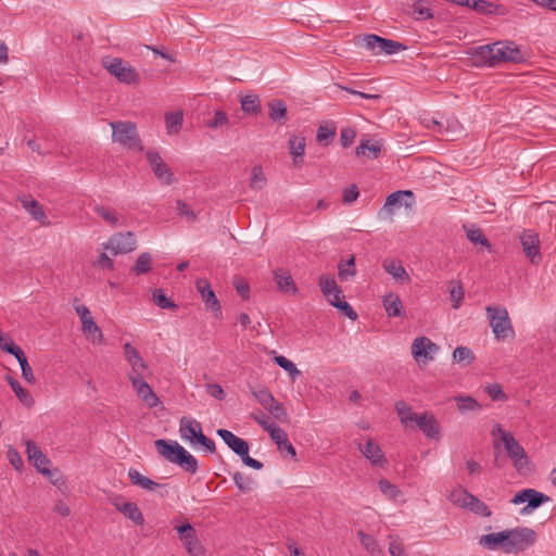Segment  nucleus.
<instances>
[{
    "label": "nucleus",
    "instance_id": "obj_10",
    "mask_svg": "<svg viewBox=\"0 0 556 556\" xmlns=\"http://www.w3.org/2000/svg\"><path fill=\"white\" fill-rule=\"evenodd\" d=\"M137 247L136 236L131 231L118 232L110 237L104 244L105 250H110L114 255L126 254L134 251Z\"/></svg>",
    "mask_w": 556,
    "mask_h": 556
},
{
    "label": "nucleus",
    "instance_id": "obj_35",
    "mask_svg": "<svg viewBox=\"0 0 556 556\" xmlns=\"http://www.w3.org/2000/svg\"><path fill=\"white\" fill-rule=\"evenodd\" d=\"M470 496L471 493H469L466 489H464L463 486H457L451 491V493L448 494V500L454 505L466 509L469 504Z\"/></svg>",
    "mask_w": 556,
    "mask_h": 556
},
{
    "label": "nucleus",
    "instance_id": "obj_28",
    "mask_svg": "<svg viewBox=\"0 0 556 556\" xmlns=\"http://www.w3.org/2000/svg\"><path fill=\"white\" fill-rule=\"evenodd\" d=\"M268 116L275 123L283 124L287 119V105L282 100L275 99L268 102Z\"/></svg>",
    "mask_w": 556,
    "mask_h": 556
},
{
    "label": "nucleus",
    "instance_id": "obj_43",
    "mask_svg": "<svg viewBox=\"0 0 556 556\" xmlns=\"http://www.w3.org/2000/svg\"><path fill=\"white\" fill-rule=\"evenodd\" d=\"M467 239L473 244H481L488 250L491 249V243L488 238L483 235L482 230L477 227L466 229Z\"/></svg>",
    "mask_w": 556,
    "mask_h": 556
},
{
    "label": "nucleus",
    "instance_id": "obj_62",
    "mask_svg": "<svg viewBox=\"0 0 556 556\" xmlns=\"http://www.w3.org/2000/svg\"><path fill=\"white\" fill-rule=\"evenodd\" d=\"M233 286L242 299L248 300L250 298V285L245 279L235 277Z\"/></svg>",
    "mask_w": 556,
    "mask_h": 556
},
{
    "label": "nucleus",
    "instance_id": "obj_14",
    "mask_svg": "<svg viewBox=\"0 0 556 556\" xmlns=\"http://www.w3.org/2000/svg\"><path fill=\"white\" fill-rule=\"evenodd\" d=\"M75 312L80 318L83 332L92 339V343L100 342L102 332L93 320V317L86 305L75 304Z\"/></svg>",
    "mask_w": 556,
    "mask_h": 556
},
{
    "label": "nucleus",
    "instance_id": "obj_32",
    "mask_svg": "<svg viewBox=\"0 0 556 556\" xmlns=\"http://www.w3.org/2000/svg\"><path fill=\"white\" fill-rule=\"evenodd\" d=\"M5 351L8 353L14 355L16 357V359L18 361L21 369H22L23 378L27 382L34 383L35 382V377H34V374H33V369H31V367L29 366V364L27 362V357H26V355L24 353V350H5Z\"/></svg>",
    "mask_w": 556,
    "mask_h": 556
},
{
    "label": "nucleus",
    "instance_id": "obj_48",
    "mask_svg": "<svg viewBox=\"0 0 556 556\" xmlns=\"http://www.w3.org/2000/svg\"><path fill=\"white\" fill-rule=\"evenodd\" d=\"M437 350H413V357L420 368L426 367L434 359V352Z\"/></svg>",
    "mask_w": 556,
    "mask_h": 556
},
{
    "label": "nucleus",
    "instance_id": "obj_24",
    "mask_svg": "<svg viewBox=\"0 0 556 556\" xmlns=\"http://www.w3.org/2000/svg\"><path fill=\"white\" fill-rule=\"evenodd\" d=\"M394 409L399 416L401 425L405 429L414 428L420 414L415 413L413 407L403 400L395 402Z\"/></svg>",
    "mask_w": 556,
    "mask_h": 556
},
{
    "label": "nucleus",
    "instance_id": "obj_47",
    "mask_svg": "<svg viewBox=\"0 0 556 556\" xmlns=\"http://www.w3.org/2000/svg\"><path fill=\"white\" fill-rule=\"evenodd\" d=\"M266 185V177L263 168L260 165H255L252 168V175L250 179V187L254 190H261Z\"/></svg>",
    "mask_w": 556,
    "mask_h": 556
},
{
    "label": "nucleus",
    "instance_id": "obj_3",
    "mask_svg": "<svg viewBox=\"0 0 556 556\" xmlns=\"http://www.w3.org/2000/svg\"><path fill=\"white\" fill-rule=\"evenodd\" d=\"M154 444L157 453L167 462L179 466L187 472H197L198 460L177 441L159 439Z\"/></svg>",
    "mask_w": 556,
    "mask_h": 556
},
{
    "label": "nucleus",
    "instance_id": "obj_12",
    "mask_svg": "<svg viewBox=\"0 0 556 556\" xmlns=\"http://www.w3.org/2000/svg\"><path fill=\"white\" fill-rule=\"evenodd\" d=\"M519 240L526 256L532 264H538L541 261L539 233L527 229L520 233Z\"/></svg>",
    "mask_w": 556,
    "mask_h": 556
},
{
    "label": "nucleus",
    "instance_id": "obj_40",
    "mask_svg": "<svg viewBox=\"0 0 556 556\" xmlns=\"http://www.w3.org/2000/svg\"><path fill=\"white\" fill-rule=\"evenodd\" d=\"M378 486L381 493L389 500L396 501L400 496H402L401 490L384 478L378 481Z\"/></svg>",
    "mask_w": 556,
    "mask_h": 556
},
{
    "label": "nucleus",
    "instance_id": "obj_56",
    "mask_svg": "<svg viewBox=\"0 0 556 556\" xmlns=\"http://www.w3.org/2000/svg\"><path fill=\"white\" fill-rule=\"evenodd\" d=\"M484 391L493 401H506L507 396L503 391V388L500 383H489L484 387Z\"/></svg>",
    "mask_w": 556,
    "mask_h": 556
},
{
    "label": "nucleus",
    "instance_id": "obj_60",
    "mask_svg": "<svg viewBox=\"0 0 556 556\" xmlns=\"http://www.w3.org/2000/svg\"><path fill=\"white\" fill-rule=\"evenodd\" d=\"M267 432L271 440L277 444L278 448L281 450L282 442L288 439L287 433L276 424L270 427Z\"/></svg>",
    "mask_w": 556,
    "mask_h": 556
},
{
    "label": "nucleus",
    "instance_id": "obj_34",
    "mask_svg": "<svg viewBox=\"0 0 556 556\" xmlns=\"http://www.w3.org/2000/svg\"><path fill=\"white\" fill-rule=\"evenodd\" d=\"M119 511L125 517L134 521L136 525H142L144 521L143 515L136 503H123V506L119 508Z\"/></svg>",
    "mask_w": 556,
    "mask_h": 556
},
{
    "label": "nucleus",
    "instance_id": "obj_44",
    "mask_svg": "<svg viewBox=\"0 0 556 556\" xmlns=\"http://www.w3.org/2000/svg\"><path fill=\"white\" fill-rule=\"evenodd\" d=\"M338 270V275L341 280H348L350 277H354L356 275L355 257L351 256L348 261L340 262Z\"/></svg>",
    "mask_w": 556,
    "mask_h": 556
},
{
    "label": "nucleus",
    "instance_id": "obj_1",
    "mask_svg": "<svg viewBox=\"0 0 556 556\" xmlns=\"http://www.w3.org/2000/svg\"><path fill=\"white\" fill-rule=\"evenodd\" d=\"M476 66L494 67L501 63H521L525 55L513 41H496L494 43L479 46L470 52Z\"/></svg>",
    "mask_w": 556,
    "mask_h": 556
},
{
    "label": "nucleus",
    "instance_id": "obj_53",
    "mask_svg": "<svg viewBox=\"0 0 556 556\" xmlns=\"http://www.w3.org/2000/svg\"><path fill=\"white\" fill-rule=\"evenodd\" d=\"M232 478H233L236 486L241 492L248 493V492L252 491L253 484H254L252 478H250L249 476H245L241 472H236Z\"/></svg>",
    "mask_w": 556,
    "mask_h": 556
},
{
    "label": "nucleus",
    "instance_id": "obj_16",
    "mask_svg": "<svg viewBox=\"0 0 556 556\" xmlns=\"http://www.w3.org/2000/svg\"><path fill=\"white\" fill-rule=\"evenodd\" d=\"M548 501L549 497L545 494L533 489H525L513 497L511 503L517 505L527 502L528 507L534 509Z\"/></svg>",
    "mask_w": 556,
    "mask_h": 556
},
{
    "label": "nucleus",
    "instance_id": "obj_29",
    "mask_svg": "<svg viewBox=\"0 0 556 556\" xmlns=\"http://www.w3.org/2000/svg\"><path fill=\"white\" fill-rule=\"evenodd\" d=\"M274 278L279 290L286 293L291 292L293 294L298 292L293 278L288 271L278 269L274 273Z\"/></svg>",
    "mask_w": 556,
    "mask_h": 556
},
{
    "label": "nucleus",
    "instance_id": "obj_4",
    "mask_svg": "<svg viewBox=\"0 0 556 556\" xmlns=\"http://www.w3.org/2000/svg\"><path fill=\"white\" fill-rule=\"evenodd\" d=\"M110 126L112 128V139L114 142L132 151L141 152L143 150L135 123L112 122Z\"/></svg>",
    "mask_w": 556,
    "mask_h": 556
},
{
    "label": "nucleus",
    "instance_id": "obj_37",
    "mask_svg": "<svg viewBox=\"0 0 556 556\" xmlns=\"http://www.w3.org/2000/svg\"><path fill=\"white\" fill-rule=\"evenodd\" d=\"M454 401L456 402L457 408L460 413L480 410L482 408L478 401L470 395L455 396Z\"/></svg>",
    "mask_w": 556,
    "mask_h": 556
},
{
    "label": "nucleus",
    "instance_id": "obj_41",
    "mask_svg": "<svg viewBox=\"0 0 556 556\" xmlns=\"http://www.w3.org/2000/svg\"><path fill=\"white\" fill-rule=\"evenodd\" d=\"M466 509L482 517H490L492 514L491 509L486 506V504H484L481 500H479L477 496L472 494L469 498V504Z\"/></svg>",
    "mask_w": 556,
    "mask_h": 556
},
{
    "label": "nucleus",
    "instance_id": "obj_26",
    "mask_svg": "<svg viewBox=\"0 0 556 556\" xmlns=\"http://www.w3.org/2000/svg\"><path fill=\"white\" fill-rule=\"evenodd\" d=\"M128 478L132 484L149 492H156V490L162 486V484L151 480L132 468L128 471Z\"/></svg>",
    "mask_w": 556,
    "mask_h": 556
},
{
    "label": "nucleus",
    "instance_id": "obj_31",
    "mask_svg": "<svg viewBox=\"0 0 556 556\" xmlns=\"http://www.w3.org/2000/svg\"><path fill=\"white\" fill-rule=\"evenodd\" d=\"M381 151V144L377 141L371 142L368 139L361 140L358 147L355 150L356 156H366L371 159H377Z\"/></svg>",
    "mask_w": 556,
    "mask_h": 556
},
{
    "label": "nucleus",
    "instance_id": "obj_22",
    "mask_svg": "<svg viewBox=\"0 0 556 556\" xmlns=\"http://www.w3.org/2000/svg\"><path fill=\"white\" fill-rule=\"evenodd\" d=\"M132 388L136 390L137 395L149 406L155 407L160 400L152 390V388L146 382V378H132Z\"/></svg>",
    "mask_w": 556,
    "mask_h": 556
},
{
    "label": "nucleus",
    "instance_id": "obj_2",
    "mask_svg": "<svg viewBox=\"0 0 556 556\" xmlns=\"http://www.w3.org/2000/svg\"><path fill=\"white\" fill-rule=\"evenodd\" d=\"M491 435L494 439V446L497 447V439L504 444L507 456L513 463V466L519 473H526L530 469V459L515 437L503 429L501 425H495L491 430Z\"/></svg>",
    "mask_w": 556,
    "mask_h": 556
},
{
    "label": "nucleus",
    "instance_id": "obj_5",
    "mask_svg": "<svg viewBox=\"0 0 556 556\" xmlns=\"http://www.w3.org/2000/svg\"><path fill=\"white\" fill-rule=\"evenodd\" d=\"M486 317L492 331L497 340H506L514 337V329L511 326L508 312L502 306H486Z\"/></svg>",
    "mask_w": 556,
    "mask_h": 556
},
{
    "label": "nucleus",
    "instance_id": "obj_63",
    "mask_svg": "<svg viewBox=\"0 0 556 556\" xmlns=\"http://www.w3.org/2000/svg\"><path fill=\"white\" fill-rule=\"evenodd\" d=\"M266 410H268L277 420L286 421L288 414L279 402L275 401Z\"/></svg>",
    "mask_w": 556,
    "mask_h": 556
},
{
    "label": "nucleus",
    "instance_id": "obj_42",
    "mask_svg": "<svg viewBox=\"0 0 556 556\" xmlns=\"http://www.w3.org/2000/svg\"><path fill=\"white\" fill-rule=\"evenodd\" d=\"M151 263H152L151 254L148 252H143L138 256L131 270L136 275L147 274L151 269Z\"/></svg>",
    "mask_w": 556,
    "mask_h": 556
},
{
    "label": "nucleus",
    "instance_id": "obj_58",
    "mask_svg": "<svg viewBox=\"0 0 556 556\" xmlns=\"http://www.w3.org/2000/svg\"><path fill=\"white\" fill-rule=\"evenodd\" d=\"M7 458L9 463L16 469L17 471H22L24 468V462L21 454L12 446H9L7 452Z\"/></svg>",
    "mask_w": 556,
    "mask_h": 556
},
{
    "label": "nucleus",
    "instance_id": "obj_61",
    "mask_svg": "<svg viewBox=\"0 0 556 556\" xmlns=\"http://www.w3.org/2000/svg\"><path fill=\"white\" fill-rule=\"evenodd\" d=\"M356 137V130L352 127H343L340 131V142L343 148H349Z\"/></svg>",
    "mask_w": 556,
    "mask_h": 556
},
{
    "label": "nucleus",
    "instance_id": "obj_30",
    "mask_svg": "<svg viewBox=\"0 0 556 556\" xmlns=\"http://www.w3.org/2000/svg\"><path fill=\"white\" fill-rule=\"evenodd\" d=\"M165 127L168 135H177L184 123L182 111L166 112L164 115Z\"/></svg>",
    "mask_w": 556,
    "mask_h": 556
},
{
    "label": "nucleus",
    "instance_id": "obj_49",
    "mask_svg": "<svg viewBox=\"0 0 556 556\" xmlns=\"http://www.w3.org/2000/svg\"><path fill=\"white\" fill-rule=\"evenodd\" d=\"M154 303L161 308L174 309L177 305L165 294L163 289H155L152 293Z\"/></svg>",
    "mask_w": 556,
    "mask_h": 556
},
{
    "label": "nucleus",
    "instance_id": "obj_36",
    "mask_svg": "<svg viewBox=\"0 0 556 556\" xmlns=\"http://www.w3.org/2000/svg\"><path fill=\"white\" fill-rule=\"evenodd\" d=\"M383 306L389 316H401L403 311L400 298L393 293L384 296Z\"/></svg>",
    "mask_w": 556,
    "mask_h": 556
},
{
    "label": "nucleus",
    "instance_id": "obj_45",
    "mask_svg": "<svg viewBox=\"0 0 556 556\" xmlns=\"http://www.w3.org/2000/svg\"><path fill=\"white\" fill-rule=\"evenodd\" d=\"M319 287H320L323 294L327 299H330V296L332 295V292L338 293L339 286H338L337 281L334 280L333 277H330L328 275H321L319 277Z\"/></svg>",
    "mask_w": 556,
    "mask_h": 556
},
{
    "label": "nucleus",
    "instance_id": "obj_13",
    "mask_svg": "<svg viewBox=\"0 0 556 556\" xmlns=\"http://www.w3.org/2000/svg\"><path fill=\"white\" fill-rule=\"evenodd\" d=\"M146 155L152 172L160 182L165 186L172 185L175 180L174 174L161 155L154 151H148Z\"/></svg>",
    "mask_w": 556,
    "mask_h": 556
},
{
    "label": "nucleus",
    "instance_id": "obj_25",
    "mask_svg": "<svg viewBox=\"0 0 556 556\" xmlns=\"http://www.w3.org/2000/svg\"><path fill=\"white\" fill-rule=\"evenodd\" d=\"M23 207L31 215V217L38 222H40L43 225H48L47 222V215L43 212L42 206L39 204L38 201L28 198L23 197L20 199Z\"/></svg>",
    "mask_w": 556,
    "mask_h": 556
},
{
    "label": "nucleus",
    "instance_id": "obj_39",
    "mask_svg": "<svg viewBox=\"0 0 556 556\" xmlns=\"http://www.w3.org/2000/svg\"><path fill=\"white\" fill-rule=\"evenodd\" d=\"M241 109L248 114H257L261 111L260 98L256 94H247L241 99Z\"/></svg>",
    "mask_w": 556,
    "mask_h": 556
},
{
    "label": "nucleus",
    "instance_id": "obj_11",
    "mask_svg": "<svg viewBox=\"0 0 556 556\" xmlns=\"http://www.w3.org/2000/svg\"><path fill=\"white\" fill-rule=\"evenodd\" d=\"M176 530L179 533V538L184 542V545L190 556L205 555L204 547L200 543L194 528L189 522L177 526Z\"/></svg>",
    "mask_w": 556,
    "mask_h": 556
},
{
    "label": "nucleus",
    "instance_id": "obj_27",
    "mask_svg": "<svg viewBox=\"0 0 556 556\" xmlns=\"http://www.w3.org/2000/svg\"><path fill=\"white\" fill-rule=\"evenodd\" d=\"M289 152L292 155L293 164L299 166L305 153L306 142L304 137L291 136L288 142Z\"/></svg>",
    "mask_w": 556,
    "mask_h": 556
},
{
    "label": "nucleus",
    "instance_id": "obj_54",
    "mask_svg": "<svg viewBox=\"0 0 556 556\" xmlns=\"http://www.w3.org/2000/svg\"><path fill=\"white\" fill-rule=\"evenodd\" d=\"M176 210L178 215L187 222L194 223L197 220V214L185 201L178 200L176 202Z\"/></svg>",
    "mask_w": 556,
    "mask_h": 556
},
{
    "label": "nucleus",
    "instance_id": "obj_50",
    "mask_svg": "<svg viewBox=\"0 0 556 556\" xmlns=\"http://www.w3.org/2000/svg\"><path fill=\"white\" fill-rule=\"evenodd\" d=\"M275 362L290 375L292 380H295V378L301 375V371L296 368V366L287 357L277 355L275 356Z\"/></svg>",
    "mask_w": 556,
    "mask_h": 556
},
{
    "label": "nucleus",
    "instance_id": "obj_15",
    "mask_svg": "<svg viewBox=\"0 0 556 556\" xmlns=\"http://www.w3.org/2000/svg\"><path fill=\"white\" fill-rule=\"evenodd\" d=\"M195 285L206 308L211 309L215 317H219L222 315V307L210 282L206 279H199Z\"/></svg>",
    "mask_w": 556,
    "mask_h": 556
},
{
    "label": "nucleus",
    "instance_id": "obj_6",
    "mask_svg": "<svg viewBox=\"0 0 556 556\" xmlns=\"http://www.w3.org/2000/svg\"><path fill=\"white\" fill-rule=\"evenodd\" d=\"M357 45L364 47L375 55L382 53L391 55L405 50V46L401 42L382 38L377 35H365L358 38Z\"/></svg>",
    "mask_w": 556,
    "mask_h": 556
},
{
    "label": "nucleus",
    "instance_id": "obj_9",
    "mask_svg": "<svg viewBox=\"0 0 556 556\" xmlns=\"http://www.w3.org/2000/svg\"><path fill=\"white\" fill-rule=\"evenodd\" d=\"M104 67L121 83L130 85L139 81V75L136 70L122 59L114 58L106 60L104 61Z\"/></svg>",
    "mask_w": 556,
    "mask_h": 556
},
{
    "label": "nucleus",
    "instance_id": "obj_20",
    "mask_svg": "<svg viewBox=\"0 0 556 556\" xmlns=\"http://www.w3.org/2000/svg\"><path fill=\"white\" fill-rule=\"evenodd\" d=\"M361 453L374 466L383 467L387 465V458L384 454L374 440L369 439L362 445H358Z\"/></svg>",
    "mask_w": 556,
    "mask_h": 556
},
{
    "label": "nucleus",
    "instance_id": "obj_55",
    "mask_svg": "<svg viewBox=\"0 0 556 556\" xmlns=\"http://www.w3.org/2000/svg\"><path fill=\"white\" fill-rule=\"evenodd\" d=\"M336 135V127L328 125H320L317 129L316 140L320 143L328 144Z\"/></svg>",
    "mask_w": 556,
    "mask_h": 556
},
{
    "label": "nucleus",
    "instance_id": "obj_21",
    "mask_svg": "<svg viewBox=\"0 0 556 556\" xmlns=\"http://www.w3.org/2000/svg\"><path fill=\"white\" fill-rule=\"evenodd\" d=\"M217 435L222 438L225 444L235 452L238 456L245 455L249 453V444L243 439L237 437L227 429H218Z\"/></svg>",
    "mask_w": 556,
    "mask_h": 556
},
{
    "label": "nucleus",
    "instance_id": "obj_23",
    "mask_svg": "<svg viewBox=\"0 0 556 556\" xmlns=\"http://www.w3.org/2000/svg\"><path fill=\"white\" fill-rule=\"evenodd\" d=\"M507 543H508V530L489 533V534L480 536V539H479V545H481L482 547L490 549V551H495V549L501 548L506 553Z\"/></svg>",
    "mask_w": 556,
    "mask_h": 556
},
{
    "label": "nucleus",
    "instance_id": "obj_17",
    "mask_svg": "<svg viewBox=\"0 0 556 556\" xmlns=\"http://www.w3.org/2000/svg\"><path fill=\"white\" fill-rule=\"evenodd\" d=\"M126 358L131 367L128 378H147L150 374L149 367L138 353V350H126Z\"/></svg>",
    "mask_w": 556,
    "mask_h": 556
},
{
    "label": "nucleus",
    "instance_id": "obj_19",
    "mask_svg": "<svg viewBox=\"0 0 556 556\" xmlns=\"http://www.w3.org/2000/svg\"><path fill=\"white\" fill-rule=\"evenodd\" d=\"M179 435L184 441H187L193 444L199 435V432H202L201 424L191 417H181L179 419Z\"/></svg>",
    "mask_w": 556,
    "mask_h": 556
},
{
    "label": "nucleus",
    "instance_id": "obj_7",
    "mask_svg": "<svg viewBox=\"0 0 556 556\" xmlns=\"http://www.w3.org/2000/svg\"><path fill=\"white\" fill-rule=\"evenodd\" d=\"M25 445L28 462L37 469L38 472L48 478L52 484L56 485L59 479H54V476L59 473V471L50 469L51 460L42 453L34 441L26 440Z\"/></svg>",
    "mask_w": 556,
    "mask_h": 556
},
{
    "label": "nucleus",
    "instance_id": "obj_38",
    "mask_svg": "<svg viewBox=\"0 0 556 556\" xmlns=\"http://www.w3.org/2000/svg\"><path fill=\"white\" fill-rule=\"evenodd\" d=\"M8 382L21 403H23L27 407H30L34 404V400L30 396L29 392L26 389H24L15 379H13L12 377H8Z\"/></svg>",
    "mask_w": 556,
    "mask_h": 556
},
{
    "label": "nucleus",
    "instance_id": "obj_33",
    "mask_svg": "<svg viewBox=\"0 0 556 556\" xmlns=\"http://www.w3.org/2000/svg\"><path fill=\"white\" fill-rule=\"evenodd\" d=\"M383 268L384 270L391 275L396 280H407L408 275L404 268V266L394 260H386L383 262Z\"/></svg>",
    "mask_w": 556,
    "mask_h": 556
},
{
    "label": "nucleus",
    "instance_id": "obj_64",
    "mask_svg": "<svg viewBox=\"0 0 556 556\" xmlns=\"http://www.w3.org/2000/svg\"><path fill=\"white\" fill-rule=\"evenodd\" d=\"M475 356L472 350H454L453 352V361L455 363L470 364L473 361Z\"/></svg>",
    "mask_w": 556,
    "mask_h": 556
},
{
    "label": "nucleus",
    "instance_id": "obj_57",
    "mask_svg": "<svg viewBox=\"0 0 556 556\" xmlns=\"http://www.w3.org/2000/svg\"><path fill=\"white\" fill-rule=\"evenodd\" d=\"M94 212L99 214L108 224L116 227L118 224V217L114 211H111L104 206H96Z\"/></svg>",
    "mask_w": 556,
    "mask_h": 556
},
{
    "label": "nucleus",
    "instance_id": "obj_51",
    "mask_svg": "<svg viewBox=\"0 0 556 556\" xmlns=\"http://www.w3.org/2000/svg\"><path fill=\"white\" fill-rule=\"evenodd\" d=\"M450 294L453 302V307L458 308L464 300V288L460 281H452L450 283Z\"/></svg>",
    "mask_w": 556,
    "mask_h": 556
},
{
    "label": "nucleus",
    "instance_id": "obj_8",
    "mask_svg": "<svg viewBox=\"0 0 556 556\" xmlns=\"http://www.w3.org/2000/svg\"><path fill=\"white\" fill-rule=\"evenodd\" d=\"M536 541V533L534 530L526 527L508 530V543L506 553H519L530 546Z\"/></svg>",
    "mask_w": 556,
    "mask_h": 556
},
{
    "label": "nucleus",
    "instance_id": "obj_46",
    "mask_svg": "<svg viewBox=\"0 0 556 556\" xmlns=\"http://www.w3.org/2000/svg\"><path fill=\"white\" fill-rule=\"evenodd\" d=\"M252 394L265 409H267L276 401L270 391L264 387L257 390H252Z\"/></svg>",
    "mask_w": 556,
    "mask_h": 556
},
{
    "label": "nucleus",
    "instance_id": "obj_18",
    "mask_svg": "<svg viewBox=\"0 0 556 556\" xmlns=\"http://www.w3.org/2000/svg\"><path fill=\"white\" fill-rule=\"evenodd\" d=\"M428 439L440 438V425L431 413H422L415 425Z\"/></svg>",
    "mask_w": 556,
    "mask_h": 556
},
{
    "label": "nucleus",
    "instance_id": "obj_59",
    "mask_svg": "<svg viewBox=\"0 0 556 556\" xmlns=\"http://www.w3.org/2000/svg\"><path fill=\"white\" fill-rule=\"evenodd\" d=\"M228 124V116L224 111H216L212 119L206 123V126L216 129Z\"/></svg>",
    "mask_w": 556,
    "mask_h": 556
},
{
    "label": "nucleus",
    "instance_id": "obj_52",
    "mask_svg": "<svg viewBox=\"0 0 556 556\" xmlns=\"http://www.w3.org/2000/svg\"><path fill=\"white\" fill-rule=\"evenodd\" d=\"M403 195L410 197V195H413V192L407 190V191H396V192L391 193L386 200L383 210L389 213H392L393 207L401 205Z\"/></svg>",
    "mask_w": 556,
    "mask_h": 556
}]
</instances>
